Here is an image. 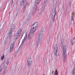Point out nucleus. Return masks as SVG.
<instances>
[{"instance_id":"nucleus-1","label":"nucleus","mask_w":75,"mask_h":75,"mask_svg":"<svg viewBox=\"0 0 75 75\" xmlns=\"http://www.w3.org/2000/svg\"><path fill=\"white\" fill-rule=\"evenodd\" d=\"M61 43L62 44V48H63V59L64 62L66 61V59H67V46L65 45V42L64 41L61 40Z\"/></svg>"},{"instance_id":"nucleus-2","label":"nucleus","mask_w":75,"mask_h":75,"mask_svg":"<svg viewBox=\"0 0 75 75\" xmlns=\"http://www.w3.org/2000/svg\"><path fill=\"white\" fill-rule=\"evenodd\" d=\"M33 28H31L30 31V33H31V35H32V36H33V33L35 31L36 29L37 28L38 26V24L37 23V22H35L33 24L32 26V27H33Z\"/></svg>"},{"instance_id":"nucleus-3","label":"nucleus","mask_w":75,"mask_h":75,"mask_svg":"<svg viewBox=\"0 0 75 75\" xmlns=\"http://www.w3.org/2000/svg\"><path fill=\"white\" fill-rule=\"evenodd\" d=\"M41 0H36V1L35 4V6L33 9V12H34L35 10H37V6H38V5H39V4H40V2Z\"/></svg>"},{"instance_id":"nucleus-4","label":"nucleus","mask_w":75,"mask_h":75,"mask_svg":"<svg viewBox=\"0 0 75 75\" xmlns=\"http://www.w3.org/2000/svg\"><path fill=\"white\" fill-rule=\"evenodd\" d=\"M74 15H75V12H73L71 13V21L69 22V27H71L72 25L74 23Z\"/></svg>"},{"instance_id":"nucleus-5","label":"nucleus","mask_w":75,"mask_h":75,"mask_svg":"<svg viewBox=\"0 0 75 75\" xmlns=\"http://www.w3.org/2000/svg\"><path fill=\"white\" fill-rule=\"evenodd\" d=\"M47 0H44V2L42 5V8L41 9V11L40 12V14H42V13L44 10H45V6H46V5H45V3L47 1Z\"/></svg>"},{"instance_id":"nucleus-6","label":"nucleus","mask_w":75,"mask_h":75,"mask_svg":"<svg viewBox=\"0 0 75 75\" xmlns=\"http://www.w3.org/2000/svg\"><path fill=\"white\" fill-rule=\"evenodd\" d=\"M56 8H54V12H53L52 16V20L53 22H55V16L57 13V11H56Z\"/></svg>"},{"instance_id":"nucleus-7","label":"nucleus","mask_w":75,"mask_h":75,"mask_svg":"<svg viewBox=\"0 0 75 75\" xmlns=\"http://www.w3.org/2000/svg\"><path fill=\"white\" fill-rule=\"evenodd\" d=\"M41 37H42V35H38V42H37V47L39 45H41V41L42 40V38Z\"/></svg>"},{"instance_id":"nucleus-8","label":"nucleus","mask_w":75,"mask_h":75,"mask_svg":"<svg viewBox=\"0 0 75 75\" xmlns=\"http://www.w3.org/2000/svg\"><path fill=\"white\" fill-rule=\"evenodd\" d=\"M27 38V35H26L25 37H24V38L22 40V42L20 45V46L19 47V49H21L22 47L23 46H24V43L25 41V40H26V38Z\"/></svg>"},{"instance_id":"nucleus-9","label":"nucleus","mask_w":75,"mask_h":75,"mask_svg":"<svg viewBox=\"0 0 75 75\" xmlns=\"http://www.w3.org/2000/svg\"><path fill=\"white\" fill-rule=\"evenodd\" d=\"M31 62H32V58L31 57L29 58L28 60L27 65L29 68H31L30 66L31 65Z\"/></svg>"},{"instance_id":"nucleus-10","label":"nucleus","mask_w":75,"mask_h":75,"mask_svg":"<svg viewBox=\"0 0 75 75\" xmlns=\"http://www.w3.org/2000/svg\"><path fill=\"white\" fill-rule=\"evenodd\" d=\"M54 55H57L58 53V45H55L54 46Z\"/></svg>"},{"instance_id":"nucleus-11","label":"nucleus","mask_w":75,"mask_h":75,"mask_svg":"<svg viewBox=\"0 0 75 75\" xmlns=\"http://www.w3.org/2000/svg\"><path fill=\"white\" fill-rule=\"evenodd\" d=\"M28 1H26L23 7V10L24 13H25V10L26 9V7L28 6Z\"/></svg>"},{"instance_id":"nucleus-12","label":"nucleus","mask_w":75,"mask_h":75,"mask_svg":"<svg viewBox=\"0 0 75 75\" xmlns=\"http://www.w3.org/2000/svg\"><path fill=\"white\" fill-rule=\"evenodd\" d=\"M16 26V25L14 24H13L12 25L11 28H10V30L12 31H13L14 30V28H15V27Z\"/></svg>"},{"instance_id":"nucleus-13","label":"nucleus","mask_w":75,"mask_h":75,"mask_svg":"<svg viewBox=\"0 0 75 75\" xmlns=\"http://www.w3.org/2000/svg\"><path fill=\"white\" fill-rule=\"evenodd\" d=\"M17 35H15V39L13 40V42L14 43L16 42V41H17V40L19 36H17Z\"/></svg>"},{"instance_id":"nucleus-14","label":"nucleus","mask_w":75,"mask_h":75,"mask_svg":"<svg viewBox=\"0 0 75 75\" xmlns=\"http://www.w3.org/2000/svg\"><path fill=\"white\" fill-rule=\"evenodd\" d=\"M21 29H20L18 30V31L17 32V33L16 34H15V35H16L20 37V34H21Z\"/></svg>"},{"instance_id":"nucleus-15","label":"nucleus","mask_w":75,"mask_h":75,"mask_svg":"<svg viewBox=\"0 0 75 75\" xmlns=\"http://www.w3.org/2000/svg\"><path fill=\"white\" fill-rule=\"evenodd\" d=\"M71 42L72 45H74L75 43V38H72V40L71 41Z\"/></svg>"},{"instance_id":"nucleus-16","label":"nucleus","mask_w":75,"mask_h":75,"mask_svg":"<svg viewBox=\"0 0 75 75\" xmlns=\"http://www.w3.org/2000/svg\"><path fill=\"white\" fill-rule=\"evenodd\" d=\"M44 29L42 28H41V33H41V34H39V35H42V37H43V32H44Z\"/></svg>"},{"instance_id":"nucleus-17","label":"nucleus","mask_w":75,"mask_h":75,"mask_svg":"<svg viewBox=\"0 0 75 75\" xmlns=\"http://www.w3.org/2000/svg\"><path fill=\"white\" fill-rule=\"evenodd\" d=\"M70 4H71V1H69L67 4V8H70V7H71Z\"/></svg>"},{"instance_id":"nucleus-18","label":"nucleus","mask_w":75,"mask_h":75,"mask_svg":"<svg viewBox=\"0 0 75 75\" xmlns=\"http://www.w3.org/2000/svg\"><path fill=\"white\" fill-rule=\"evenodd\" d=\"M13 32V31L11 30H9V32L8 35L9 37H11V35H12V33Z\"/></svg>"},{"instance_id":"nucleus-19","label":"nucleus","mask_w":75,"mask_h":75,"mask_svg":"<svg viewBox=\"0 0 75 75\" xmlns=\"http://www.w3.org/2000/svg\"><path fill=\"white\" fill-rule=\"evenodd\" d=\"M14 47V43H12L11 45L10 49H11V50H12V49H13V48Z\"/></svg>"},{"instance_id":"nucleus-20","label":"nucleus","mask_w":75,"mask_h":75,"mask_svg":"<svg viewBox=\"0 0 75 75\" xmlns=\"http://www.w3.org/2000/svg\"><path fill=\"white\" fill-rule=\"evenodd\" d=\"M32 17V16H31V14H30L29 16L27 18V20L28 21H30V18H31Z\"/></svg>"},{"instance_id":"nucleus-21","label":"nucleus","mask_w":75,"mask_h":75,"mask_svg":"<svg viewBox=\"0 0 75 75\" xmlns=\"http://www.w3.org/2000/svg\"><path fill=\"white\" fill-rule=\"evenodd\" d=\"M25 1V0H23V1H22L21 2V4L20 5L21 6H22V5H23V4H24V2Z\"/></svg>"},{"instance_id":"nucleus-22","label":"nucleus","mask_w":75,"mask_h":75,"mask_svg":"<svg viewBox=\"0 0 75 75\" xmlns=\"http://www.w3.org/2000/svg\"><path fill=\"white\" fill-rule=\"evenodd\" d=\"M4 59V54H3L1 56V60H3Z\"/></svg>"},{"instance_id":"nucleus-23","label":"nucleus","mask_w":75,"mask_h":75,"mask_svg":"<svg viewBox=\"0 0 75 75\" xmlns=\"http://www.w3.org/2000/svg\"><path fill=\"white\" fill-rule=\"evenodd\" d=\"M10 59H7V61L6 62V64H7V65L8 64H9V62H10Z\"/></svg>"},{"instance_id":"nucleus-24","label":"nucleus","mask_w":75,"mask_h":75,"mask_svg":"<svg viewBox=\"0 0 75 75\" xmlns=\"http://www.w3.org/2000/svg\"><path fill=\"white\" fill-rule=\"evenodd\" d=\"M55 75H58V71H57V70H56L55 71Z\"/></svg>"},{"instance_id":"nucleus-25","label":"nucleus","mask_w":75,"mask_h":75,"mask_svg":"<svg viewBox=\"0 0 75 75\" xmlns=\"http://www.w3.org/2000/svg\"><path fill=\"white\" fill-rule=\"evenodd\" d=\"M6 39L7 40H9L10 39V37L9 36H7L6 37Z\"/></svg>"},{"instance_id":"nucleus-26","label":"nucleus","mask_w":75,"mask_h":75,"mask_svg":"<svg viewBox=\"0 0 75 75\" xmlns=\"http://www.w3.org/2000/svg\"><path fill=\"white\" fill-rule=\"evenodd\" d=\"M13 50V49H10V51L9 52V53L10 54H11V52H12V50Z\"/></svg>"},{"instance_id":"nucleus-27","label":"nucleus","mask_w":75,"mask_h":75,"mask_svg":"<svg viewBox=\"0 0 75 75\" xmlns=\"http://www.w3.org/2000/svg\"><path fill=\"white\" fill-rule=\"evenodd\" d=\"M74 73H75V69H74V70H73V72Z\"/></svg>"},{"instance_id":"nucleus-28","label":"nucleus","mask_w":75,"mask_h":75,"mask_svg":"<svg viewBox=\"0 0 75 75\" xmlns=\"http://www.w3.org/2000/svg\"><path fill=\"white\" fill-rule=\"evenodd\" d=\"M13 2H12L11 6V8H12V7H13Z\"/></svg>"},{"instance_id":"nucleus-29","label":"nucleus","mask_w":75,"mask_h":75,"mask_svg":"<svg viewBox=\"0 0 75 75\" xmlns=\"http://www.w3.org/2000/svg\"><path fill=\"white\" fill-rule=\"evenodd\" d=\"M1 72V69H0V73Z\"/></svg>"},{"instance_id":"nucleus-30","label":"nucleus","mask_w":75,"mask_h":75,"mask_svg":"<svg viewBox=\"0 0 75 75\" xmlns=\"http://www.w3.org/2000/svg\"><path fill=\"white\" fill-rule=\"evenodd\" d=\"M13 0H12V3H13Z\"/></svg>"},{"instance_id":"nucleus-31","label":"nucleus","mask_w":75,"mask_h":75,"mask_svg":"<svg viewBox=\"0 0 75 75\" xmlns=\"http://www.w3.org/2000/svg\"><path fill=\"white\" fill-rule=\"evenodd\" d=\"M1 30H2V29H0V32H1Z\"/></svg>"},{"instance_id":"nucleus-32","label":"nucleus","mask_w":75,"mask_h":75,"mask_svg":"<svg viewBox=\"0 0 75 75\" xmlns=\"http://www.w3.org/2000/svg\"><path fill=\"white\" fill-rule=\"evenodd\" d=\"M73 75H75V73H73Z\"/></svg>"},{"instance_id":"nucleus-33","label":"nucleus","mask_w":75,"mask_h":75,"mask_svg":"<svg viewBox=\"0 0 75 75\" xmlns=\"http://www.w3.org/2000/svg\"><path fill=\"white\" fill-rule=\"evenodd\" d=\"M4 74H5V73H6V71H4Z\"/></svg>"},{"instance_id":"nucleus-34","label":"nucleus","mask_w":75,"mask_h":75,"mask_svg":"<svg viewBox=\"0 0 75 75\" xmlns=\"http://www.w3.org/2000/svg\"><path fill=\"white\" fill-rule=\"evenodd\" d=\"M43 75H45V74H43Z\"/></svg>"},{"instance_id":"nucleus-35","label":"nucleus","mask_w":75,"mask_h":75,"mask_svg":"<svg viewBox=\"0 0 75 75\" xmlns=\"http://www.w3.org/2000/svg\"><path fill=\"white\" fill-rule=\"evenodd\" d=\"M14 57H16V55L14 56Z\"/></svg>"},{"instance_id":"nucleus-36","label":"nucleus","mask_w":75,"mask_h":75,"mask_svg":"<svg viewBox=\"0 0 75 75\" xmlns=\"http://www.w3.org/2000/svg\"><path fill=\"white\" fill-rule=\"evenodd\" d=\"M26 33H25V34H26Z\"/></svg>"},{"instance_id":"nucleus-37","label":"nucleus","mask_w":75,"mask_h":75,"mask_svg":"<svg viewBox=\"0 0 75 75\" xmlns=\"http://www.w3.org/2000/svg\"><path fill=\"white\" fill-rule=\"evenodd\" d=\"M54 0V1H55V0Z\"/></svg>"}]
</instances>
